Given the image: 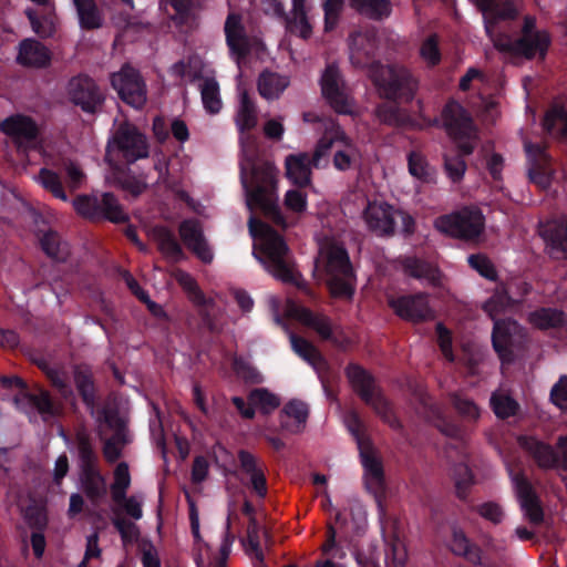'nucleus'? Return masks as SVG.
<instances>
[{"mask_svg":"<svg viewBox=\"0 0 567 567\" xmlns=\"http://www.w3.org/2000/svg\"><path fill=\"white\" fill-rule=\"evenodd\" d=\"M286 176L298 187H306L311 182L312 159L307 153L290 154L286 157Z\"/></svg>","mask_w":567,"mask_h":567,"instance_id":"c85d7f7f","label":"nucleus"},{"mask_svg":"<svg viewBox=\"0 0 567 567\" xmlns=\"http://www.w3.org/2000/svg\"><path fill=\"white\" fill-rule=\"evenodd\" d=\"M359 453L367 489L374 495L383 493L385 488L384 468L382 461L374 454L372 444L359 449Z\"/></svg>","mask_w":567,"mask_h":567,"instance_id":"5701e85b","label":"nucleus"},{"mask_svg":"<svg viewBox=\"0 0 567 567\" xmlns=\"http://www.w3.org/2000/svg\"><path fill=\"white\" fill-rule=\"evenodd\" d=\"M375 115L379 121L389 126L399 127L403 125L404 117L398 105L391 103H381L375 107Z\"/></svg>","mask_w":567,"mask_h":567,"instance_id":"338daca9","label":"nucleus"},{"mask_svg":"<svg viewBox=\"0 0 567 567\" xmlns=\"http://www.w3.org/2000/svg\"><path fill=\"white\" fill-rule=\"evenodd\" d=\"M483 13L487 35L492 37L495 25L503 20H514L517 8L514 0H471Z\"/></svg>","mask_w":567,"mask_h":567,"instance_id":"412c9836","label":"nucleus"},{"mask_svg":"<svg viewBox=\"0 0 567 567\" xmlns=\"http://www.w3.org/2000/svg\"><path fill=\"white\" fill-rule=\"evenodd\" d=\"M350 61L353 66L369 69V75L380 97L394 103H410L419 82L404 66L384 65L375 60L377 39L373 32L354 31L349 37Z\"/></svg>","mask_w":567,"mask_h":567,"instance_id":"f257e3e1","label":"nucleus"},{"mask_svg":"<svg viewBox=\"0 0 567 567\" xmlns=\"http://www.w3.org/2000/svg\"><path fill=\"white\" fill-rule=\"evenodd\" d=\"M80 456L83 463V486L84 491L92 501H96L104 492V480L96 472L93 465V454L90 445L81 441L80 443Z\"/></svg>","mask_w":567,"mask_h":567,"instance_id":"393cba45","label":"nucleus"},{"mask_svg":"<svg viewBox=\"0 0 567 567\" xmlns=\"http://www.w3.org/2000/svg\"><path fill=\"white\" fill-rule=\"evenodd\" d=\"M513 305V298L504 288H502L495 290V292L483 303L482 309L495 322V320H498L497 317Z\"/></svg>","mask_w":567,"mask_h":567,"instance_id":"8fccbe9b","label":"nucleus"},{"mask_svg":"<svg viewBox=\"0 0 567 567\" xmlns=\"http://www.w3.org/2000/svg\"><path fill=\"white\" fill-rule=\"evenodd\" d=\"M76 9L79 24L82 29L94 30L103 25V11L100 9L95 0H71Z\"/></svg>","mask_w":567,"mask_h":567,"instance_id":"58836bf2","label":"nucleus"},{"mask_svg":"<svg viewBox=\"0 0 567 567\" xmlns=\"http://www.w3.org/2000/svg\"><path fill=\"white\" fill-rule=\"evenodd\" d=\"M528 321L539 330L560 329L567 324V316L557 308L540 307L529 312Z\"/></svg>","mask_w":567,"mask_h":567,"instance_id":"f704fd0d","label":"nucleus"},{"mask_svg":"<svg viewBox=\"0 0 567 567\" xmlns=\"http://www.w3.org/2000/svg\"><path fill=\"white\" fill-rule=\"evenodd\" d=\"M111 85L118 97L135 110H141L147 100L146 84L138 70L124 64L118 72L111 75Z\"/></svg>","mask_w":567,"mask_h":567,"instance_id":"f8f14e48","label":"nucleus"},{"mask_svg":"<svg viewBox=\"0 0 567 567\" xmlns=\"http://www.w3.org/2000/svg\"><path fill=\"white\" fill-rule=\"evenodd\" d=\"M449 396L452 406L461 420L452 415L439 413L434 420V425L443 435L462 441L467 435V426L477 423L481 416V409L473 400L457 392H452Z\"/></svg>","mask_w":567,"mask_h":567,"instance_id":"6e6552de","label":"nucleus"},{"mask_svg":"<svg viewBox=\"0 0 567 567\" xmlns=\"http://www.w3.org/2000/svg\"><path fill=\"white\" fill-rule=\"evenodd\" d=\"M550 42L549 33L546 30H538L536 28V18L533 16H525L522 27V35L515 41H508L502 44L495 43V45L502 51L511 52L515 55L530 60L536 55L544 59Z\"/></svg>","mask_w":567,"mask_h":567,"instance_id":"1a4fd4ad","label":"nucleus"},{"mask_svg":"<svg viewBox=\"0 0 567 567\" xmlns=\"http://www.w3.org/2000/svg\"><path fill=\"white\" fill-rule=\"evenodd\" d=\"M236 124L240 133L252 130L257 124L256 106L246 91L240 95V105L236 115Z\"/></svg>","mask_w":567,"mask_h":567,"instance_id":"49530a36","label":"nucleus"},{"mask_svg":"<svg viewBox=\"0 0 567 567\" xmlns=\"http://www.w3.org/2000/svg\"><path fill=\"white\" fill-rule=\"evenodd\" d=\"M231 368L236 375L244 380L246 383L258 384L262 382V377L258 370L243 357H235L231 362Z\"/></svg>","mask_w":567,"mask_h":567,"instance_id":"680f3d73","label":"nucleus"},{"mask_svg":"<svg viewBox=\"0 0 567 567\" xmlns=\"http://www.w3.org/2000/svg\"><path fill=\"white\" fill-rule=\"evenodd\" d=\"M224 31L230 53L235 55L237 60L245 58L249 49L240 14L229 13L225 21Z\"/></svg>","mask_w":567,"mask_h":567,"instance_id":"bb28decb","label":"nucleus"},{"mask_svg":"<svg viewBox=\"0 0 567 567\" xmlns=\"http://www.w3.org/2000/svg\"><path fill=\"white\" fill-rule=\"evenodd\" d=\"M468 265L476 270L482 277L491 281L498 278L497 270L491 259L483 254H472L467 257Z\"/></svg>","mask_w":567,"mask_h":567,"instance_id":"0e129e2a","label":"nucleus"},{"mask_svg":"<svg viewBox=\"0 0 567 567\" xmlns=\"http://www.w3.org/2000/svg\"><path fill=\"white\" fill-rule=\"evenodd\" d=\"M344 423H346L348 431L354 439V441L358 445V450L363 446H367L369 444H372L371 440L365 435L364 423L361 420L358 412H355L353 410L349 411L346 414Z\"/></svg>","mask_w":567,"mask_h":567,"instance_id":"bf43d9fd","label":"nucleus"},{"mask_svg":"<svg viewBox=\"0 0 567 567\" xmlns=\"http://www.w3.org/2000/svg\"><path fill=\"white\" fill-rule=\"evenodd\" d=\"M528 159V178L540 189H546L551 183V157L546 146L538 143H525Z\"/></svg>","mask_w":567,"mask_h":567,"instance_id":"dca6fc26","label":"nucleus"},{"mask_svg":"<svg viewBox=\"0 0 567 567\" xmlns=\"http://www.w3.org/2000/svg\"><path fill=\"white\" fill-rule=\"evenodd\" d=\"M543 236L550 247L551 256L567 259V220L548 225Z\"/></svg>","mask_w":567,"mask_h":567,"instance_id":"79ce46f5","label":"nucleus"},{"mask_svg":"<svg viewBox=\"0 0 567 567\" xmlns=\"http://www.w3.org/2000/svg\"><path fill=\"white\" fill-rule=\"evenodd\" d=\"M114 506L112 508L113 517L116 515L128 516L134 520H138L143 517L142 501L135 495L127 497L126 494L123 498L112 497Z\"/></svg>","mask_w":567,"mask_h":567,"instance_id":"09e8293b","label":"nucleus"},{"mask_svg":"<svg viewBox=\"0 0 567 567\" xmlns=\"http://www.w3.org/2000/svg\"><path fill=\"white\" fill-rule=\"evenodd\" d=\"M131 482L132 478L128 464L126 462L117 463L113 470V482L109 485L111 498H123V495L127 494Z\"/></svg>","mask_w":567,"mask_h":567,"instance_id":"3c124183","label":"nucleus"},{"mask_svg":"<svg viewBox=\"0 0 567 567\" xmlns=\"http://www.w3.org/2000/svg\"><path fill=\"white\" fill-rule=\"evenodd\" d=\"M543 128L551 137L567 140V111L563 105L554 104L545 113Z\"/></svg>","mask_w":567,"mask_h":567,"instance_id":"e433bc0d","label":"nucleus"},{"mask_svg":"<svg viewBox=\"0 0 567 567\" xmlns=\"http://www.w3.org/2000/svg\"><path fill=\"white\" fill-rule=\"evenodd\" d=\"M517 443L540 470H558L559 453L553 445L533 435H519Z\"/></svg>","mask_w":567,"mask_h":567,"instance_id":"aec40b11","label":"nucleus"},{"mask_svg":"<svg viewBox=\"0 0 567 567\" xmlns=\"http://www.w3.org/2000/svg\"><path fill=\"white\" fill-rule=\"evenodd\" d=\"M113 144L127 163L148 157L150 145L147 137L134 124L123 122L109 140V148Z\"/></svg>","mask_w":567,"mask_h":567,"instance_id":"4468645a","label":"nucleus"},{"mask_svg":"<svg viewBox=\"0 0 567 567\" xmlns=\"http://www.w3.org/2000/svg\"><path fill=\"white\" fill-rule=\"evenodd\" d=\"M527 342L525 329L515 320H495L492 331V344L502 363L515 361V351L524 348Z\"/></svg>","mask_w":567,"mask_h":567,"instance_id":"9b49d317","label":"nucleus"},{"mask_svg":"<svg viewBox=\"0 0 567 567\" xmlns=\"http://www.w3.org/2000/svg\"><path fill=\"white\" fill-rule=\"evenodd\" d=\"M240 468L250 476L252 489L259 497L267 494V480L264 468L258 464L256 456L246 450L238 452Z\"/></svg>","mask_w":567,"mask_h":567,"instance_id":"473e14b6","label":"nucleus"},{"mask_svg":"<svg viewBox=\"0 0 567 567\" xmlns=\"http://www.w3.org/2000/svg\"><path fill=\"white\" fill-rule=\"evenodd\" d=\"M320 85L323 97L337 113H350L348 97L343 90L342 76L337 64L330 63L326 66Z\"/></svg>","mask_w":567,"mask_h":567,"instance_id":"f3484780","label":"nucleus"},{"mask_svg":"<svg viewBox=\"0 0 567 567\" xmlns=\"http://www.w3.org/2000/svg\"><path fill=\"white\" fill-rule=\"evenodd\" d=\"M388 305L400 319L421 323L434 318V311L429 302V295L425 292L391 296Z\"/></svg>","mask_w":567,"mask_h":567,"instance_id":"2eb2a0df","label":"nucleus"},{"mask_svg":"<svg viewBox=\"0 0 567 567\" xmlns=\"http://www.w3.org/2000/svg\"><path fill=\"white\" fill-rule=\"evenodd\" d=\"M434 227L447 237L477 244L485 230V216L476 206H463L434 220Z\"/></svg>","mask_w":567,"mask_h":567,"instance_id":"0eeeda50","label":"nucleus"},{"mask_svg":"<svg viewBox=\"0 0 567 567\" xmlns=\"http://www.w3.org/2000/svg\"><path fill=\"white\" fill-rule=\"evenodd\" d=\"M33 179L55 198L63 202L69 200L61 177L56 172L49 168H41Z\"/></svg>","mask_w":567,"mask_h":567,"instance_id":"a18cd8bd","label":"nucleus"},{"mask_svg":"<svg viewBox=\"0 0 567 567\" xmlns=\"http://www.w3.org/2000/svg\"><path fill=\"white\" fill-rule=\"evenodd\" d=\"M153 237L156 241L158 251L169 261L179 262L186 258V255L178 243L175 234L166 226H156L153 228Z\"/></svg>","mask_w":567,"mask_h":567,"instance_id":"7c9ffc66","label":"nucleus"},{"mask_svg":"<svg viewBox=\"0 0 567 567\" xmlns=\"http://www.w3.org/2000/svg\"><path fill=\"white\" fill-rule=\"evenodd\" d=\"M74 382L84 402L92 409L95 392L91 371L85 367H76L74 370Z\"/></svg>","mask_w":567,"mask_h":567,"instance_id":"6e6d98bb","label":"nucleus"},{"mask_svg":"<svg viewBox=\"0 0 567 567\" xmlns=\"http://www.w3.org/2000/svg\"><path fill=\"white\" fill-rule=\"evenodd\" d=\"M109 223L123 226L125 237L137 246H142L136 227L131 224L128 214L117 203L116 198L109 193Z\"/></svg>","mask_w":567,"mask_h":567,"instance_id":"ea45409f","label":"nucleus"},{"mask_svg":"<svg viewBox=\"0 0 567 567\" xmlns=\"http://www.w3.org/2000/svg\"><path fill=\"white\" fill-rule=\"evenodd\" d=\"M506 471L524 515L530 524L540 525L544 522L542 502L520 463L507 462Z\"/></svg>","mask_w":567,"mask_h":567,"instance_id":"9d476101","label":"nucleus"},{"mask_svg":"<svg viewBox=\"0 0 567 567\" xmlns=\"http://www.w3.org/2000/svg\"><path fill=\"white\" fill-rule=\"evenodd\" d=\"M249 401L259 406L265 414L270 413L280 404L279 399L265 388L254 389L249 393Z\"/></svg>","mask_w":567,"mask_h":567,"instance_id":"e2e57ef3","label":"nucleus"},{"mask_svg":"<svg viewBox=\"0 0 567 567\" xmlns=\"http://www.w3.org/2000/svg\"><path fill=\"white\" fill-rule=\"evenodd\" d=\"M349 6L360 16L374 21L383 20L392 12L390 0H349Z\"/></svg>","mask_w":567,"mask_h":567,"instance_id":"a19ab883","label":"nucleus"},{"mask_svg":"<svg viewBox=\"0 0 567 567\" xmlns=\"http://www.w3.org/2000/svg\"><path fill=\"white\" fill-rule=\"evenodd\" d=\"M309 416L308 404L293 399L285 404L280 411V427L291 434L303 431Z\"/></svg>","mask_w":567,"mask_h":567,"instance_id":"cd10ccee","label":"nucleus"},{"mask_svg":"<svg viewBox=\"0 0 567 567\" xmlns=\"http://www.w3.org/2000/svg\"><path fill=\"white\" fill-rule=\"evenodd\" d=\"M175 11L173 17L176 25L192 28L196 20L193 0H169Z\"/></svg>","mask_w":567,"mask_h":567,"instance_id":"13d9d810","label":"nucleus"},{"mask_svg":"<svg viewBox=\"0 0 567 567\" xmlns=\"http://www.w3.org/2000/svg\"><path fill=\"white\" fill-rule=\"evenodd\" d=\"M400 264L405 276L425 281L434 288L443 286L444 275L435 264L416 256L402 257Z\"/></svg>","mask_w":567,"mask_h":567,"instance_id":"4be33fe9","label":"nucleus"},{"mask_svg":"<svg viewBox=\"0 0 567 567\" xmlns=\"http://www.w3.org/2000/svg\"><path fill=\"white\" fill-rule=\"evenodd\" d=\"M41 247L48 256L56 260H64L69 255V248L55 231H47L40 239Z\"/></svg>","mask_w":567,"mask_h":567,"instance_id":"603ef678","label":"nucleus"},{"mask_svg":"<svg viewBox=\"0 0 567 567\" xmlns=\"http://www.w3.org/2000/svg\"><path fill=\"white\" fill-rule=\"evenodd\" d=\"M128 424L127 410L115 409L113 394L109 392V465L121 458L124 447L133 442Z\"/></svg>","mask_w":567,"mask_h":567,"instance_id":"ddd939ff","label":"nucleus"},{"mask_svg":"<svg viewBox=\"0 0 567 567\" xmlns=\"http://www.w3.org/2000/svg\"><path fill=\"white\" fill-rule=\"evenodd\" d=\"M23 400L34 408L42 415L43 420L55 416L60 411L59 404L44 390H39L38 393H25L23 394Z\"/></svg>","mask_w":567,"mask_h":567,"instance_id":"c03bdc74","label":"nucleus"},{"mask_svg":"<svg viewBox=\"0 0 567 567\" xmlns=\"http://www.w3.org/2000/svg\"><path fill=\"white\" fill-rule=\"evenodd\" d=\"M276 166L268 161L249 159L240 165V181L250 210L258 208L275 225L287 228L278 204Z\"/></svg>","mask_w":567,"mask_h":567,"instance_id":"f03ea898","label":"nucleus"},{"mask_svg":"<svg viewBox=\"0 0 567 567\" xmlns=\"http://www.w3.org/2000/svg\"><path fill=\"white\" fill-rule=\"evenodd\" d=\"M290 80L286 75H281L268 70L259 74L257 87L259 94L266 100L278 99L289 86Z\"/></svg>","mask_w":567,"mask_h":567,"instance_id":"c9c22d12","label":"nucleus"},{"mask_svg":"<svg viewBox=\"0 0 567 567\" xmlns=\"http://www.w3.org/2000/svg\"><path fill=\"white\" fill-rule=\"evenodd\" d=\"M68 94L73 103L86 112H93L100 103L94 81L89 76L73 78L68 85Z\"/></svg>","mask_w":567,"mask_h":567,"instance_id":"b1692460","label":"nucleus"},{"mask_svg":"<svg viewBox=\"0 0 567 567\" xmlns=\"http://www.w3.org/2000/svg\"><path fill=\"white\" fill-rule=\"evenodd\" d=\"M442 125L447 135L456 143L458 153L444 157V169L453 183H460L466 172L464 157L475 150V131L471 115L454 99H450L441 112Z\"/></svg>","mask_w":567,"mask_h":567,"instance_id":"20e7f679","label":"nucleus"},{"mask_svg":"<svg viewBox=\"0 0 567 567\" xmlns=\"http://www.w3.org/2000/svg\"><path fill=\"white\" fill-rule=\"evenodd\" d=\"M408 166L410 174L415 178L424 183L434 181V169L421 154L411 152L408 156Z\"/></svg>","mask_w":567,"mask_h":567,"instance_id":"4d7b16f0","label":"nucleus"},{"mask_svg":"<svg viewBox=\"0 0 567 567\" xmlns=\"http://www.w3.org/2000/svg\"><path fill=\"white\" fill-rule=\"evenodd\" d=\"M249 231L259 239V252H254L264 268L276 279L295 285L302 291H308V284L302 276L295 271L290 249L284 237L266 223L255 217L249 218Z\"/></svg>","mask_w":567,"mask_h":567,"instance_id":"7ed1b4c3","label":"nucleus"},{"mask_svg":"<svg viewBox=\"0 0 567 567\" xmlns=\"http://www.w3.org/2000/svg\"><path fill=\"white\" fill-rule=\"evenodd\" d=\"M297 318L305 326L313 329L322 340L330 341L334 346H340V340L334 336L332 322L329 317L324 315L315 313L309 308H298Z\"/></svg>","mask_w":567,"mask_h":567,"instance_id":"c756f323","label":"nucleus"},{"mask_svg":"<svg viewBox=\"0 0 567 567\" xmlns=\"http://www.w3.org/2000/svg\"><path fill=\"white\" fill-rule=\"evenodd\" d=\"M491 408L498 419L505 420L515 416L519 411L518 402L507 394L493 393Z\"/></svg>","mask_w":567,"mask_h":567,"instance_id":"864d4df0","label":"nucleus"},{"mask_svg":"<svg viewBox=\"0 0 567 567\" xmlns=\"http://www.w3.org/2000/svg\"><path fill=\"white\" fill-rule=\"evenodd\" d=\"M454 481L456 496L460 499L465 501L468 496L471 486L474 484V475L471 468L464 463L457 464L454 468Z\"/></svg>","mask_w":567,"mask_h":567,"instance_id":"052dcab7","label":"nucleus"},{"mask_svg":"<svg viewBox=\"0 0 567 567\" xmlns=\"http://www.w3.org/2000/svg\"><path fill=\"white\" fill-rule=\"evenodd\" d=\"M363 218L368 228L378 236H392L395 230V210L385 202H369Z\"/></svg>","mask_w":567,"mask_h":567,"instance_id":"6ab92c4d","label":"nucleus"},{"mask_svg":"<svg viewBox=\"0 0 567 567\" xmlns=\"http://www.w3.org/2000/svg\"><path fill=\"white\" fill-rule=\"evenodd\" d=\"M1 131L12 137L18 144L30 143L38 135V126L34 121L24 115H12L0 124Z\"/></svg>","mask_w":567,"mask_h":567,"instance_id":"a878e982","label":"nucleus"},{"mask_svg":"<svg viewBox=\"0 0 567 567\" xmlns=\"http://www.w3.org/2000/svg\"><path fill=\"white\" fill-rule=\"evenodd\" d=\"M307 0H292L291 19L288 20V31L302 39H308L312 34V27L306 12Z\"/></svg>","mask_w":567,"mask_h":567,"instance_id":"37998d69","label":"nucleus"},{"mask_svg":"<svg viewBox=\"0 0 567 567\" xmlns=\"http://www.w3.org/2000/svg\"><path fill=\"white\" fill-rule=\"evenodd\" d=\"M324 272L330 296L351 301L357 290V275L343 246L333 244L327 249Z\"/></svg>","mask_w":567,"mask_h":567,"instance_id":"423d86ee","label":"nucleus"},{"mask_svg":"<svg viewBox=\"0 0 567 567\" xmlns=\"http://www.w3.org/2000/svg\"><path fill=\"white\" fill-rule=\"evenodd\" d=\"M346 377L358 396L374 411L383 423L393 431L404 434V425L394 413L392 403L367 369L358 363H349L346 368Z\"/></svg>","mask_w":567,"mask_h":567,"instance_id":"39448f33","label":"nucleus"},{"mask_svg":"<svg viewBox=\"0 0 567 567\" xmlns=\"http://www.w3.org/2000/svg\"><path fill=\"white\" fill-rule=\"evenodd\" d=\"M200 95L204 109L209 114H217L221 109L219 84L214 78H205L200 84Z\"/></svg>","mask_w":567,"mask_h":567,"instance_id":"de8ad7c7","label":"nucleus"},{"mask_svg":"<svg viewBox=\"0 0 567 567\" xmlns=\"http://www.w3.org/2000/svg\"><path fill=\"white\" fill-rule=\"evenodd\" d=\"M112 524L118 532L124 545L133 544L138 539L140 529L131 519L116 515V517H112Z\"/></svg>","mask_w":567,"mask_h":567,"instance_id":"69168bd1","label":"nucleus"},{"mask_svg":"<svg viewBox=\"0 0 567 567\" xmlns=\"http://www.w3.org/2000/svg\"><path fill=\"white\" fill-rule=\"evenodd\" d=\"M74 210L83 218L100 220L106 215V193L79 195L72 200Z\"/></svg>","mask_w":567,"mask_h":567,"instance_id":"2f4dec72","label":"nucleus"},{"mask_svg":"<svg viewBox=\"0 0 567 567\" xmlns=\"http://www.w3.org/2000/svg\"><path fill=\"white\" fill-rule=\"evenodd\" d=\"M179 236L185 246L204 264L213 261V251L205 238L202 224L198 219L188 218L178 226Z\"/></svg>","mask_w":567,"mask_h":567,"instance_id":"a211bd4d","label":"nucleus"},{"mask_svg":"<svg viewBox=\"0 0 567 567\" xmlns=\"http://www.w3.org/2000/svg\"><path fill=\"white\" fill-rule=\"evenodd\" d=\"M450 549L455 556L465 558L468 563H481L483 549L472 543L465 532L457 527H452Z\"/></svg>","mask_w":567,"mask_h":567,"instance_id":"72a5a7b5","label":"nucleus"},{"mask_svg":"<svg viewBox=\"0 0 567 567\" xmlns=\"http://www.w3.org/2000/svg\"><path fill=\"white\" fill-rule=\"evenodd\" d=\"M290 341L293 351L308 363L315 365L324 361L320 351L307 339L292 333Z\"/></svg>","mask_w":567,"mask_h":567,"instance_id":"5fc2aeb1","label":"nucleus"},{"mask_svg":"<svg viewBox=\"0 0 567 567\" xmlns=\"http://www.w3.org/2000/svg\"><path fill=\"white\" fill-rule=\"evenodd\" d=\"M421 58L427 63L429 66H436L442 60L441 50L439 47V37L436 34L429 35L421 44Z\"/></svg>","mask_w":567,"mask_h":567,"instance_id":"774afa93","label":"nucleus"},{"mask_svg":"<svg viewBox=\"0 0 567 567\" xmlns=\"http://www.w3.org/2000/svg\"><path fill=\"white\" fill-rule=\"evenodd\" d=\"M17 59L22 65L44 66L50 61V54L40 42L27 39L21 42Z\"/></svg>","mask_w":567,"mask_h":567,"instance_id":"4c0bfd02","label":"nucleus"}]
</instances>
